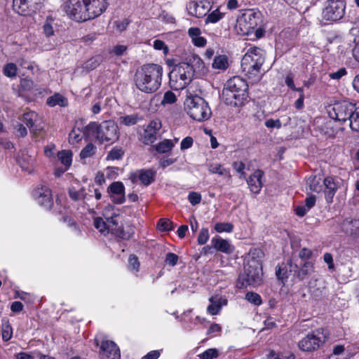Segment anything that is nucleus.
Wrapping results in <instances>:
<instances>
[{"label":"nucleus","mask_w":359,"mask_h":359,"mask_svg":"<svg viewBox=\"0 0 359 359\" xmlns=\"http://www.w3.org/2000/svg\"><path fill=\"white\" fill-rule=\"evenodd\" d=\"M188 200L192 205H196L201 203V195L197 192H190L188 196Z\"/></svg>","instance_id":"nucleus-54"},{"label":"nucleus","mask_w":359,"mask_h":359,"mask_svg":"<svg viewBox=\"0 0 359 359\" xmlns=\"http://www.w3.org/2000/svg\"><path fill=\"white\" fill-rule=\"evenodd\" d=\"M193 142H194V140L191 137H189V136L186 137L181 142L180 149L182 150H185V149H189L192 146Z\"/></svg>","instance_id":"nucleus-62"},{"label":"nucleus","mask_w":359,"mask_h":359,"mask_svg":"<svg viewBox=\"0 0 359 359\" xmlns=\"http://www.w3.org/2000/svg\"><path fill=\"white\" fill-rule=\"evenodd\" d=\"M229 65L227 57L224 55L216 56L214 58L212 67L215 69L225 70Z\"/></svg>","instance_id":"nucleus-33"},{"label":"nucleus","mask_w":359,"mask_h":359,"mask_svg":"<svg viewBox=\"0 0 359 359\" xmlns=\"http://www.w3.org/2000/svg\"><path fill=\"white\" fill-rule=\"evenodd\" d=\"M100 57H93V58L90 59L89 60H88L85 63V67L86 69H88L89 70H92V69H95L100 65Z\"/></svg>","instance_id":"nucleus-58"},{"label":"nucleus","mask_w":359,"mask_h":359,"mask_svg":"<svg viewBox=\"0 0 359 359\" xmlns=\"http://www.w3.org/2000/svg\"><path fill=\"white\" fill-rule=\"evenodd\" d=\"M107 191L114 203L122 204L126 201L125 187L123 182L119 181L112 182L107 187Z\"/></svg>","instance_id":"nucleus-17"},{"label":"nucleus","mask_w":359,"mask_h":359,"mask_svg":"<svg viewBox=\"0 0 359 359\" xmlns=\"http://www.w3.org/2000/svg\"><path fill=\"white\" fill-rule=\"evenodd\" d=\"M153 46L154 49L157 50H163L164 54H167L168 52V46L165 45V42L161 40H155Z\"/></svg>","instance_id":"nucleus-57"},{"label":"nucleus","mask_w":359,"mask_h":359,"mask_svg":"<svg viewBox=\"0 0 359 359\" xmlns=\"http://www.w3.org/2000/svg\"><path fill=\"white\" fill-rule=\"evenodd\" d=\"M215 230L218 233H231L233 230V225L229 222H218L215 225Z\"/></svg>","instance_id":"nucleus-43"},{"label":"nucleus","mask_w":359,"mask_h":359,"mask_svg":"<svg viewBox=\"0 0 359 359\" xmlns=\"http://www.w3.org/2000/svg\"><path fill=\"white\" fill-rule=\"evenodd\" d=\"M233 168L237 172L240 173V178L245 177V172H244L245 165L243 162H234Z\"/></svg>","instance_id":"nucleus-56"},{"label":"nucleus","mask_w":359,"mask_h":359,"mask_svg":"<svg viewBox=\"0 0 359 359\" xmlns=\"http://www.w3.org/2000/svg\"><path fill=\"white\" fill-rule=\"evenodd\" d=\"M116 215L113 214V215L110 217H106L107 226H109V231H114V229L117 226L118 222L116 219Z\"/></svg>","instance_id":"nucleus-61"},{"label":"nucleus","mask_w":359,"mask_h":359,"mask_svg":"<svg viewBox=\"0 0 359 359\" xmlns=\"http://www.w3.org/2000/svg\"><path fill=\"white\" fill-rule=\"evenodd\" d=\"M28 0H13V10L21 15H28L32 13Z\"/></svg>","instance_id":"nucleus-29"},{"label":"nucleus","mask_w":359,"mask_h":359,"mask_svg":"<svg viewBox=\"0 0 359 359\" xmlns=\"http://www.w3.org/2000/svg\"><path fill=\"white\" fill-rule=\"evenodd\" d=\"M262 23V13L258 10L249 9L238 17L236 27L241 34L248 36L255 32V36L259 39L264 34Z\"/></svg>","instance_id":"nucleus-5"},{"label":"nucleus","mask_w":359,"mask_h":359,"mask_svg":"<svg viewBox=\"0 0 359 359\" xmlns=\"http://www.w3.org/2000/svg\"><path fill=\"white\" fill-rule=\"evenodd\" d=\"M33 196L38 203L46 209H50L53 205L51 191L46 186L37 187L34 191Z\"/></svg>","instance_id":"nucleus-15"},{"label":"nucleus","mask_w":359,"mask_h":359,"mask_svg":"<svg viewBox=\"0 0 359 359\" xmlns=\"http://www.w3.org/2000/svg\"><path fill=\"white\" fill-rule=\"evenodd\" d=\"M82 140L81 131L79 128H74L69 134V142L72 144H76Z\"/></svg>","instance_id":"nucleus-46"},{"label":"nucleus","mask_w":359,"mask_h":359,"mask_svg":"<svg viewBox=\"0 0 359 359\" xmlns=\"http://www.w3.org/2000/svg\"><path fill=\"white\" fill-rule=\"evenodd\" d=\"M155 172L151 170H140L132 173L130 180L133 182L140 181L142 184L148 186L154 181Z\"/></svg>","instance_id":"nucleus-19"},{"label":"nucleus","mask_w":359,"mask_h":359,"mask_svg":"<svg viewBox=\"0 0 359 359\" xmlns=\"http://www.w3.org/2000/svg\"><path fill=\"white\" fill-rule=\"evenodd\" d=\"M58 158L61 163L66 167L69 168L72 161V154L70 151L64 150L58 153Z\"/></svg>","instance_id":"nucleus-38"},{"label":"nucleus","mask_w":359,"mask_h":359,"mask_svg":"<svg viewBox=\"0 0 359 359\" xmlns=\"http://www.w3.org/2000/svg\"><path fill=\"white\" fill-rule=\"evenodd\" d=\"M100 355L101 359H120V350L112 341L104 340L100 344Z\"/></svg>","instance_id":"nucleus-16"},{"label":"nucleus","mask_w":359,"mask_h":359,"mask_svg":"<svg viewBox=\"0 0 359 359\" xmlns=\"http://www.w3.org/2000/svg\"><path fill=\"white\" fill-rule=\"evenodd\" d=\"M175 147V142L172 140L164 139L156 144L153 146L155 151L160 154H168Z\"/></svg>","instance_id":"nucleus-30"},{"label":"nucleus","mask_w":359,"mask_h":359,"mask_svg":"<svg viewBox=\"0 0 359 359\" xmlns=\"http://www.w3.org/2000/svg\"><path fill=\"white\" fill-rule=\"evenodd\" d=\"M161 127L162 123L159 118H156L150 121L143 133L141 134L140 140L147 145L153 144L157 140V135Z\"/></svg>","instance_id":"nucleus-13"},{"label":"nucleus","mask_w":359,"mask_h":359,"mask_svg":"<svg viewBox=\"0 0 359 359\" xmlns=\"http://www.w3.org/2000/svg\"><path fill=\"white\" fill-rule=\"evenodd\" d=\"M210 243L215 250L225 254H231L234 250V247L229 241L219 236L213 237Z\"/></svg>","instance_id":"nucleus-22"},{"label":"nucleus","mask_w":359,"mask_h":359,"mask_svg":"<svg viewBox=\"0 0 359 359\" xmlns=\"http://www.w3.org/2000/svg\"><path fill=\"white\" fill-rule=\"evenodd\" d=\"M96 151V147L93 143H88L81 151V158H86L94 155Z\"/></svg>","instance_id":"nucleus-41"},{"label":"nucleus","mask_w":359,"mask_h":359,"mask_svg":"<svg viewBox=\"0 0 359 359\" xmlns=\"http://www.w3.org/2000/svg\"><path fill=\"white\" fill-rule=\"evenodd\" d=\"M177 101L176 95L170 91L168 90L164 93L163 100L161 101L162 105L172 104H174Z\"/></svg>","instance_id":"nucleus-49"},{"label":"nucleus","mask_w":359,"mask_h":359,"mask_svg":"<svg viewBox=\"0 0 359 359\" xmlns=\"http://www.w3.org/2000/svg\"><path fill=\"white\" fill-rule=\"evenodd\" d=\"M262 280V266L261 262L255 259L248 260L244 266V271L238 279V286L245 287L248 285L257 286L261 284Z\"/></svg>","instance_id":"nucleus-9"},{"label":"nucleus","mask_w":359,"mask_h":359,"mask_svg":"<svg viewBox=\"0 0 359 359\" xmlns=\"http://www.w3.org/2000/svg\"><path fill=\"white\" fill-rule=\"evenodd\" d=\"M184 107L189 116L199 122L208 120L212 114L208 103L198 95L187 96Z\"/></svg>","instance_id":"nucleus-8"},{"label":"nucleus","mask_w":359,"mask_h":359,"mask_svg":"<svg viewBox=\"0 0 359 359\" xmlns=\"http://www.w3.org/2000/svg\"><path fill=\"white\" fill-rule=\"evenodd\" d=\"M327 339V333L323 329H317L306 334L298 342L302 351L313 352L322 346Z\"/></svg>","instance_id":"nucleus-11"},{"label":"nucleus","mask_w":359,"mask_h":359,"mask_svg":"<svg viewBox=\"0 0 359 359\" xmlns=\"http://www.w3.org/2000/svg\"><path fill=\"white\" fill-rule=\"evenodd\" d=\"M83 135L86 139L93 137L101 144L114 142L119 137L118 126L111 120L104 121L100 123L92 121L83 128Z\"/></svg>","instance_id":"nucleus-4"},{"label":"nucleus","mask_w":359,"mask_h":359,"mask_svg":"<svg viewBox=\"0 0 359 359\" xmlns=\"http://www.w3.org/2000/svg\"><path fill=\"white\" fill-rule=\"evenodd\" d=\"M311 296L316 300L320 299L327 294L325 282L323 280H317L315 286L311 287Z\"/></svg>","instance_id":"nucleus-28"},{"label":"nucleus","mask_w":359,"mask_h":359,"mask_svg":"<svg viewBox=\"0 0 359 359\" xmlns=\"http://www.w3.org/2000/svg\"><path fill=\"white\" fill-rule=\"evenodd\" d=\"M210 9V3L206 0H190L187 4L189 15L196 18L205 16Z\"/></svg>","instance_id":"nucleus-14"},{"label":"nucleus","mask_w":359,"mask_h":359,"mask_svg":"<svg viewBox=\"0 0 359 359\" xmlns=\"http://www.w3.org/2000/svg\"><path fill=\"white\" fill-rule=\"evenodd\" d=\"M55 20L51 16H48L43 25V34L46 36L49 37L54 34V25Z\"/></svg>","instance_id":"nucleus-37"},{"label":"nucleus","mask_w":359,"mask_h":359,"mask_svg":"<svg viewBox=\"0 0 359 359\" xmlns=\"http://www.w3.org/2000/svg\"><path fill=\"white\" fill-rule=\"evenodd\" d=\"M47 104L50 107L55 105L65 106L67 100L60 94H55L47 100Z\"/></svg>","instance_id":"nucleus-36"},{"label":"nucleus","mask_w":359,"mask_h":359,"mask_svg":"<svg viewBox=\"0 0 359 359\" xmlns=\"http://www.w3.org/2000/svg\"><path fill=\"white\" fill-rule=\"evenodd\" d=\"M178 256L172 252H168L165 255V262L171 266H174L177 264L178 261Z\"/></svg>","instance_id":"nucleus-55"},{"label":"nucleus","mask_w":359,"mask_h":359,"mask_svg":"<svg viewBox=\"0 0 359 359\" xmlns=\"http://www.w3.org/2000/svg\"><path fill=\"white\" fill-rule=\"evenodd\" d=\"M208 171L212 174L225 175L228 179H231V175L229 170L224 168L221 164L212 163L208 165Z\"/></svg>","instance_id":"nucleus-32"},{"label":"nucleus","mask_w":359,"mask_h":359,"mask_svg":"<svg viewBox=\"0 0 359 359\" xmlns=\"http://www.w3.org/2000/svg\"><path fill=\"white\" fill-rule=\"evenodd\" d=\"M330 116L339 122L348 121L350 128L359 133V105L355 103L347 100L337 102L330 111Z\"/></svg>","instance_id":"nucleus-6"},{"label":"nucleus","mask_w":359,"mask_h":359,"mask_svg":"<svg viewBox=\"0 0 359 359\" xmlns=\"http://www.w3.org/2000/svg\"><path fill=\"white\" fill-rule=\"evenodd\" d=\"M346 0H327L322 11V18L327 21H338L343 18L346 11Z\"/></svg>","instance_id":"nucleus-12"},{"label":"nucleus","mask_w":359,"mask_h":359,"mask_svg":"<svg viewBox=\"0 0 359 359\" xmlns=\"http://www.w3.org/2000/svg\"><path fill=\"white\" fill-rule=\"evenodd\" d=\"M297 265L294 264L291 260H288L287 263H283L276 271V275L278 279L282 280L287 279L292 273L295 272Z\"/></svg>","instance_id":"nucleus-25"},{"label":"nucleus","mask_w":359,"mask_h":359,"mask_svg":"<svg viewBox=\"0 0 359 359\" xmlns=\"http://www.w3.org/2000/svg\"><path fill=\"white\" fill-rule=\"evenodd\" d=\"M2 339L4 341H9L13 336V328L8 321L3 322L1 328Z\"/></svg>","instance_id":"nucleus-39"},{"label":"nucleus","mask_w":359,"mask_h":359,"mask_svg":"<svg viewBox=\"0 0 359 359\" xmlns=\"http://www.w3.org/2000/svg\"><path fill=\"white\" fill-rule=\"evenodd\" d=\"M313 271V264L311 262H306L300 269H297L294 272L296 276L300 280H303L310 276Z\"/></svg>","instance_id":"nucleus-31"},{"label":"nucleus","mask_w":359,"mask_h":359,"mask_svg":"<svg viewBox=\"0 0 359 359\" xmlns=\"http://www.w3.org/2000/svg\"><path fill=\"white\" fill-rule=\"evenodd\" d=\"M114 233L116 237H118L122 239L128 240L131 237V233L129 232H126L123 229L118 228L114 229Z\"/></svg>","instance_id":"nucleus-59"},{"label":"nucleus","mask_w":359,"mask_h":359,"mask_svg":"<svg viewBox=\"0 0 359 359\" xmlns=\"http://www.w3.org/2000/svg\"><path fill=\"white\" fill-rule=\"evenodd\" d=\"M174 227L173 222L168 219H161L158 222V228L161 231H172Z\"/></svg>","instance_id":"nucleus-40"},{"label":"nucleus","mask_w":359,"mask_h":359,"mask_svg":"<svg viewBox=\"0 0 359 359\" xmlns=\"http://www.w3.org/2000/svg\"><path fill=\"white\" fill-rule=\"evenodd\" d=\"M17 66L14 63H8L6 64L3 69L4 74L8 78H13L17 74Z\"/></svg>","instance_id":"nucleus-44"},{"label":"nucleus","mask_w":359,"mask_h":359,"mask_svg":"<svg viewBox=\"0 0 359 359\" xmlns=\"http://www.w3.org/2000/svg\"><path fill=\"white\" fill-rule=\"evenodd\" d=\"M139 120L140 118L137 114L123 116L119 118L120 123L126 126L135 125Z\"/></svg>","instance_id":"nucleus-34"},{"label":"nucleus","mask_w":359,"mask_h":359,"mask_svg":"<svg viewBox=\"0 0 359 359\" xmlns=\"http://www.w3.org/2000/svg\"><path fill=\"white\" fill-rule=\"evenodd\" d=\"M209 239V232L208 229L205 228H203L198 236V243L199 245H203L207 243Z\"/></svg>","instance_id":"nucleus-53"},{"label":"nucleus","mask_w":359,"mask_h":359,"mask_svg":"<svg viewBox=\"0 0 359 359\" xmlns=\"http://www.w3.org/2000/svg\"><path fill=\"white\" fill-rule=\"evenodd\" d=\"M194 74L184 62L176 65L169 74L170 86L175 90L184 88L192 81Z\"/></svg>","instance_id":"nucleus-10"},{"label":"nucleus","mask_w":359,"mask_h":359,"mask_svg":"<svg viewBox=\"0 0 359 359\" xmlns=\"http://www.w3.org/2000/svg\"><path fill=\"white\" fill-rule=\"evenodd\" d=\"M248 84L240 76L229 79L222 90V99L227 105L238 107L248 97Z\"/></svg>","instance_id":"nucleus-7"},{"label":"nucleus","mask_w":359,"mask_h":359,"mask_svg":"<svg viewBox=\"0 0 359 359\" xmlns=\"http://www.w3.org/2000/svg\"><path fill=\"white\" fill-rule=\"evenodd\" d=\"M19 165L22 169L29 173H31L34 170V159L28 158L27 161L25 158L19 160Z\"/></svg>","instance_id":"nucleus-45"},{"label":"nucleus","mask_w":359,"mask_h":359,"mask_svg":"<svg viewBox=\"0 0 359 359\" xmlns=\"http://www.w3.org/2000/svg\"><path fill=\"white\" fill-rule=\"evenodd\" d=\"M107 5V0H67L64 9L72 19L79 22L100 16Z\"/></svg>","instance_id":"nucleus-1"},{"label":"nucleus","mask_w":359,"mask_h":359,"mask_svg":"<svg viewBox=\"0 0 359 359\" xmlns=\"http://www.w3.org/2000/svg\"><path fill=\"white\" fill-rule=\"evenodd\" d=\"M219 352L217 348H208L198 356L200 359H214L217 358Z\"/></svg>","instance_id":"nucleus-48"},{"label":"nucleus","mask_w":359,"mask_h":359,"mask_svg":"<svg viewBox=\"0 0 359 359\" xmlns=\"http://www.w3.org/2000/svg\"><path fill=\"white\" fill-rule=\"evenodd\" d=\"M191 67L193 74H202L206 72L207 68L203 60L197 55L191 54L186 58L184 62Z\"/></svg>","instance_id":"nucleus-20"},{"label":"nucleus","mask_w":359,"mask_h":359,"mask_svg":"<svg viewBox=\"0 0 359 359\" xmlns=\"http://www.w3.org/2000/svg\"><path fill=\"white\" fill-rule=\"evenodd\" d=\"M265 61L264 51L257 47L250 48L241 60V68L252 82H258L268 70L262 68Z\"/></svg>","instance_id":"nucleus-3"},{"label":"nucleus","mask_w":359,"mask_h":359,"mask_svg":"<svg viewBox=\"0 0 359 359\" xmlns=\"http://www.w3.org/2000/svg\"><path fill=\"white\" fill-rule=\"evenodd\" d=\"M68 194L70 198L74 201L83 200L86 196L85 188L77 180L72 182L68 189Z\"/></svg>","instance_id":"nucleus-24"},{"label":"nucleus","mask_w":359,"mask_h":359,"mask_svg":"<svg viewBox=\"0 0 359 359\" xmlns=\"http://www.w3.org/2000/svg\"><path fill=\"white\" fill-rule=\"evenodd\" d=\"M140 262L138 257L135 255H130L128 257V269L135 272L139 271Z\"/></svg>","instance_id":"nucleus-52"},{"label":"nucleus","mask_w":359,"mask_h":359,"mask_svg":"<svg viewBox=\"0 0 359 359\" xmlns=\"http://www.w3.org/2000/svg\"><path fill=\"white\" fill-rule=\"evenodd\" d=\"M341 228L346 235L353 238L359 236V219L347 218L342 222Z\"/></svg>","instance_id":"nucleus-21"},{"label":"nucleus","mask_w":359,"mask_h":359,"mask_svg":"<svg viewBox=\"0 0 359 359\" xmlns=\"http://www.w3.org/2000/svg\"><path fill=\"white\" fill-rule=\"evenodd\" d=\"M93 224L95 227L102 233H108L109 231V226H107V222H105L101 217L95 218Z\"/></svg>","instance_id":"nucleus-47"},{"label":"nucleus","mask_w":359,"mask_h":359,"mask_svg":"<svg viewBox=\"0 0 359 359\" xmlns=\"http://www.w3.org/2000/svg\"><path fill=\"white\" fill-rule=\"evenodd\" d=\"M38 114L34 111H29L24 114L23 122L33 132L41 130L42 127L37 123Z\"/></svg>","instance_id":"nucleus-26"},{"label":"nucleus","mask_w":359,"mask_h":359,"mask_svg":"<svg viewBox=\"0 0 359 359\" xmlns=\"http://www.w3.org/2000/svg\"><path fill=\"white\" fill-rule=\"evenodd\" d=\"M124 154V151L120 148H113L107 154V160H118L121 159Z\"/></svg>","instance_id":"nucleus-50"},{"label":"nucleus","mask_w":359,"mask_h":359,"mask_svg":"<svg viewBox=\"0 0 359 359\" xmlns=\"http://www.w3.org/2000/svg\"><path fill=\"white\" fill-rule=\"evenodd\" d=\"M353 42L355 43V46L352 50L353 56L359 62V36H355Z\"/></svg>","instance_id":"nucleus-63"},{"label":"nucleus","mask_w":359,"mask_h":359,"mask_svg":"<svg viewBox=\"0 0 359 359\" xmlns=\"http://www.w3.org/2000/svg\"><path fill=\"white\" fill-rule=\"evenodd\" d=\"M245 299L256 306L260 305L262 302L260 295L253 292H247Z\"/></svg>","instance_id":"nucleus-51"},{"label":"nucleus","mask_w":359,"mask_h":359,"mask_svg":"<svg viewBox=\"0 0 359 359\" xmlns=\"http://www.w3.org/2000/svg\"><path fill=\"white\" fill-rule=\"evenodd\" d=\"M163 73V69L159 65L154 63L143 65L135 73V86L144 93H154L161 86Z\"/></svg>","instance_id":"nucleus-2"},{"label":"nucleus","mask_w":359,"mask_h":359,"mask_svg":"<svg viewBox=\"0 0 359 359\" xmlns=\"http://www.w3.org/2000/svg\"><path fill=\"white\" fill-rule=\"evenodd\" d=\"M265 126L269 128H280L281 126H282V124H281V122L279 119H272V118H270V119H268L265 121V123H264Z\"/></svg>","instance_id":"nucleus-60"},{"label":"nucleus","mask_w":359,"mask_h":359,"mask_svg":"<svg viewBox=\"0 0 359 359\" xmlns=\"http://www.w3.org/2000/svg\"><path fill=\"white\" fill-rule=\"evenodd\" d=\"M320 181L321 179L316 175L309 177L307 184L309 186L310 190L314 192H320L321 191Z\"/></svg>","instance_id":"nucleus-35"},{"label":"nucleus","mask_w":359,"mask_h":359,"mask_svg":"<svg viewBox=\"0 0 359 359\" xmlns=\"http://www.w3.org/2000/svg\"><path fill=\"white\" fill-rule=\"evenodd\" d=\"M210 304L208 306V311L211 315H217L223 305L227 304V300L221 297H211L209 299Z\"/></svg>","instance_id":"nucleus-27"},{"label":"nucleus","mask_w":359,"mask_h":359,"mask_svg":"<svg viewBox=\"0 0 359 359\" xmlns=\"http://www.w3.org/2000/svg\"><path fill=\"white\" fill-rule=\"evenodd\" d=\"M263 172L260 170H255L247 180L250 190L254 194H259L262 187V178Z\"/></svg>","instance_id":"nucleus-23"},{"label":"nucleus","mask_w":359,"mask_h":359,"mask_svg":"<svg viewBox=\"0 0 359 359\" xmlns=\"http://www.w3.org/2000/svg\"><path fill=\"white\" fill-rule=\"evenodd\" d=\"M323 184L325 187L324 194L325 201L327 203H332L336 191L339 187V182L333 177H327L324 179Z\"/></svg>","instance_id":"nucleus-18"},{"label":"nucleus","mask_w":359,"mask_h":359,"mask_svg":"<svg viewBox=\"0 0 359 359\" xmlns=\"http://www.w3.org/2000/svg\"><path fill=\"white\" fill-rule=\"evenodd\" d=\"M161 350L151 351L141 359H158L161 355Z\"/></svg>","instance_id":"nucleus-64"},{"label":"nucleus","mask_w":359,"mask_h":359,"mask_svg":"<svg viewBox=\"0 0 359 359\" xmlns=\"http://www.w3.org/2000/svg\"><path fill=\"white\" fill-rule=\"evenodd\" d=\"M224 17V13H221L218 8L214 10L205 18V23H216Z\"/></svg>","instance_id":"nucleus-42"}]
</instances>
